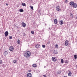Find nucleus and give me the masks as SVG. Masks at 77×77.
Segmentation results:
<instances>
[{"label": "nucleus", "instance_id": "f257e3e1", "mask_svg": "<svg viewBox=\"0 0 77 77\" xmlns=\"http://www.w3.org/2000/svg\"><path fill=\"white\" fill-rule=\"evenodd\" d=\"M31 55V53L29 51L25 52L24 54V56L26 57H29Z\"/></svg>", "mask_w": 77, "mask_h": 77}, {"label": "nucleus", "instance_id": "f03ea898", "mask_svg": "<svg viewBox=\"0 0 77 77\" xmlns=\"http://www.w3.org/2000/svg\"><path fill=\"white\" fill-rule=\"evenodd\" d=\"M52 60L53 62H56L57 60V58L56 57H54L52 58Z\"/></svg>", "mask_w": 77, "mask_h": 77}, {"label": "nucleus", "instance_id": "7ed1b4c3", "mask_svg": "<svg viewBox=\"0 0 77 77\" xmlns=\"http://www.w3.org/2000/svg\"><path fill=\"white\" fill-rule=\"evenodd\" d=\"M22 26L23 27H25L26 26V24L24 22H22Z\"/></svg>", "mask_w": 77, "mask_h": 77}, {"label": "nucleus", "instance_id": "20e7f679", "mask_svg": "<svg viewBox=\"0 0 77 77\" xmlns=\"http://www.w3.org/2000/svg\"><path fill=\"white\" fill-rule=\"evenodd\" d=\"M9 50L11 51H13L14 50V47L12 46H11L9 48Z\"/></svg>", "mask_w": 77, "mask_h": 77}, {"label": "nucleus", "instance_id": "39448f33", "mask_svg": "<svg viewBox=\"0 0 77 77\" xmlns=\"http://www.w3.org/2000/svg\"><path fill=\"white\" fill-rule=\"evenodd\" d=\"M5 37L8 36V35H9V33L8 32V31L5 32Z\"/></svg>", "mask_w": 77, "mask_h": 77}, {"label": "nucleus", "instance_id": "423d86ee", "mask_svg": "<svg viewBox=\"0 0 77 77\" xmlns=\"http://www.w3.org/2000/svg\"><path fill=\"white\" fill-rule=\"evenodd\" d=\"M27 76L28 77H32V74L30 73H28L27 74Z\"/></svg>", "mask_w": 77, "mask_h": 77}, {"label": "nucleus", "instance_id": "0eeeda50", "mask_svg": "<svg viewBox=\"0 0 77 77\" xmlns=\"http://www.w3.org/2000/svg\"><path fill=\"white\" fill-rule=\"evenodd\" d=\"M68 42H69L68 40H66L65 41V45H66V46H67L68 45Z\"/></svg>", "mask_w": 77, "mask_h": 77}, {"label": "nucleus", "instance_id": "6e6552de", "mask_svg": "<svg viewBox=\"0 0 77 77\" xmlns=\"http://www.w3.org/2000/svg\"><path fill=\"white\" fill-rule=\"evenodd\" d=\"M77 7V4L75 3H74V4H73V8H76Z\"/></svg>", "mask_w": 77, "mask_h": 77}, {"label": "nucleus", "instance_id": "1a4fd4ad", "mask_svg": "<svg viewBox=\"0 0 77 77\" xmlns=\"http://www.w3.org/2000/svg\"><path fill=\"white\" fill-rule=\"evenodd\" d=\"M8 54V51H5L4 52L3 54H4V56H6Z\"/></svg>", "mask_w": 77, "mask_h": 77}, {"label": "nucleus", "instance_id": "9d476101", "mask_svg": "<svg viewBox=\"0 0 77 77\" xmlns=\"http://www.w3.org/2000/svg\"><path fill=\"white\" fill-rule=\"evenodd\" d=\"M59 24L60 25H62L63 24V20H60L59 22Z\"/></svg>", "mask_w": 77, "mask_h": 77}, {"label": "nucleus", "instance_id": "9b49d317", "mask_svg": "<svg viewBox=\"0 0 77 77\" xmlns=\"http://www.w3.org/2000/svg\"><path fill=\"white\" fill-rule=\"evenodd\" d=\"M74 4V2H70L69 5H71V6H73Z\"/></svg>", "mask_w": 77, "mask_h": 77}, {"label": "nucleus", "instance_id": "f8f14e48", "mask_svg": "<svg viewBox=\"0 0 77 77\" xmlns=\"http://www.w3.org/2000/svg\"><path fill=\"white\" fill-rule=\"evenodd\" d=\"M70 18H73V14L72 13H70Z\"/></svg>", "mask_w": 77, "mask_h": 77}, {"label": "nucleus", "instance_id": "ddd939ff", "mask_svg": "<svg viewBox=\"0 0 77 77\" xmlns=\"http://www.w3.org/2000/svg\"><path fill=\"white\" fill-rule=\"evenodd\" d=\"M56 8V9L57 10V11H60V8L59 7V6H57V7Z\"/></svg>", "mask_w": 77, "mask_h": 77}, {"label": "nucleus", "instance_id": "4468645a", "mask_svg": "<svg viewBox=\"0 0 77 77\" xmlns=\"http://www.w3.org/2000/svg\"><path fill=\"white\" fill-rule=\"evenodd\" d=\"M54 22L55 24H57V20L56 19H55L54 20Z\"/></svg>", "mask_w": 77, "mask_h": 77}, {"label": "nucleus", "instance_id": "2eb2a0df", "mask_svg": "<svg viewBox=\"0 0 77 77\" xmlns=\"http://www.w3.org/2000/svg\"><path fill=\"white\" fill-rule=\"evenodd\" d=\"M40 46V45H39V44H37L35 45V48H38Z\"/></svg>", "mask_w": 77, "mask_h": 77}, {"label": "nucleus", "instance_id": "dca6fc26", "mask_svg": "<svg viewBox=\"0 0 77 77\" xmlns=\"http://www.w3.org/2000/svg\"><path fill=\"white\" fill-rule=\"evenodd\" d=\"M57 74L58 75L60 74H61V71L60 70L58 71L57 72Z\"/></svg>", "mask_w": 77, "mask_h": 77}, {"label": "nucleus", "instance_id": "f3484780", "mask_svg": "<svg viewBox=\"0 0 77 77\" xmlns=\"http://www.w3.org/2000/svg\"><path fill=\"white\" fill-rule=\"evenodd\" d=\"M71 74H72V73H71V72L69 71L68 74V75L69 76H71Z\"/></svg>", "mask_w": 77, "mask_h": 77}, {"label": "nucleus", "instance_id": "a211bd4d", "mask_svg": "<svg viewBox=\"0 0 77 77\" xmlns=\"http://www.w3.org/2000/svg\"><path fill=\"white\" fill-rule=\"evenodd\" d=\"M22 5L23 6H26V3H22Z\"/></svg>", "mask_w": 77, "mask_h": 77}, {"label": "nucleus", "instance_id": "6ab92c4d", "mask_svg": "<svg viewBox=\"0 0 77 77\" xmlns=\"http://www.w3.org/2000/svg\"><path fill=\"white\" fill-rule=\"evenodd\" d=\"M32 66L33 67H34V68H35V67H36L37 66L36 64H35L32 65Z\"/></svg>", "mask_w": 77, "mask_h": 77}, {"label": "nucleus", "instance_id": "aec40b11", "mask_svg": "<svg viewBox=\"0 0 77 77\" xmlns=\"http://www.w3.org/2000/svg\"><path fill=\"white\" fill-rule=\"evenodd\" d=\"M19 11L20 12H23V11H24V10L23 9H20V10H19Z\"/></svg>", "mask_w": 77, "mask_h": 77}, {"label": "nucleus", "instance_id": "412c9836", "mask_svg": "<svg viewBox=\"0 0 77 77\" xmlns=\"http://www.w3.org/2000/svg\"><path fill=\"white\" fill-rule=\"evenodd\" d=\"M74 56L75 59H77V55H74Z\"/></svg>", "mask_w": 77, "mask_h": 77}, {"label": "nucleus", "instance_id": "4be33fe9", "mask_svg": "<svg viewBox=\"0 0 77 77\" xmlns=\"http://www.w3.org/2000/svg\"><path fill=\"white\" fill-rule=\"evenodd\" d=\"M17 44H20V41L19 39L17 41Z\"/></svg>", "mask_w": 77, "mask_h": 77}, {"label": "nucleus", "instance_id": "5701e85b", "mask_svg": "<svg viewBox=\"0 0 77 77\" xmlns=\"http://www.w3.org/2000/svg\"><path fill=\"white\" fill-rule=\"evenodd\" d=\"M17 61L16 60H13V62L14 63H17Z\"/></svg>", "mask_w": 77, "mask_h": 77}, {"label": "nucleus", "instance_id": "b1692460", "mask_svg": "<svg viewBox=\"0 0 77 77\" xmlns=\"http://www.w3.org/2000/svg\"><path fill=\"white\" fill-rule=\"evenodd\" d=\"M55 48H58V45L56 44L55 45Z\"/></svg>", "mask_w": 77, "mask_h": 77}, {"label": "nucleus", "instance_id": "393cba45", "mask_svg": "<svg viewBox=\"0 0 77 77\" xmlns=\"http://www.w3.org/2000/svg\"><path fill=\"white\" fill-rule=\"evenodd\" d=\"M61 62L62 63H63V59H61Z\"/></svg>", "mask_w": 77, "mask_h": 77}, {"label": "nucleus", "instance_id": "a878e982", "mask_svg": "<svg viewBox=\"0 0 77 77\" xmlns=\"http://www.w3.org/2000/svg\"><path fill=\"white\" fill-rule=\"evenodd\" d=\"M9 38L10 39H12V36H9Z\"/></svg>", "mask_w": 77, "mask_h": 77}, {"label": "nucleus", "instance_id": "bb28decb", "mask_svg": "<svg viewBox=\"0 0 77 77\" xmlns=\"http://www.w3.org/2000/svg\"><path fill=\"white\" fill-rule=\"evenodd\" d=\"M30 8H31V9L33 10V7L32 6H30Z\"/></svg>", "mask_w": 77, "mask_h": 77}, {"label": "nucleus", "instance_id": "cd10ccee", "mask_svg": "<svg viewBox=\"0 0 77 77\" xmlns=\"http://www.w3.org/2000/svg\"><path fill=\"white\" fill-rule=\"evenodd\" d=\"M42 47L43 48H45V45H42Z\"/></svg>", "mask_w": 77, "mask_h": 77}, {"label": "nucleus", "instance_id": "c85d7f7f", "mask_svg": "<svg viewBox=\"0 0 77 77\" xmlns=\"http://www.w3.org/2000/svg\"><path fill=\"white\" fill-rule=\"evenodd\" d=\"M31 33L32 34H34V31H32L31 32Z\"/></svg>", "mask_w": 77, "mask_h": 77}, {"label": "nucleus", "instance_id": "c756f323", "mask_svg": "<svg viewBox=\"0 0 77 77\" xmlns=\"http://www.w3.org/2000/svg\"><path fill=\"white\" fill-rule=\"evenodd\" d=\"M2 60H0V64H2Z\"/></svg>", "mask_w": 77, "mask_h": 77}, {"label": "nucleus", "instance_id": "7c9ffc66", "mask_svg": "<svg viewBox=\"0 0 77 77\" xmlns=\"http://www.w3.org/2000/svg\"><path fill=\"white\" fill-rule=\"evenodd\" d=\"M75 20H77V16L75 17Z\"/></svg>", "mask_w": 77, "mask_h": 77}, {"label": "nucleus", "instance_id": "2f4dec72", "mask_svg": "<svg viewBox=\"0 0 77 77\" xmlns=\"http://www.w3.org/2000/svg\"><path fill=\"white\" fill-rule=\"evenodd\" d=\"M50 41H48V42H47V44H50Z\"/></svg>", "mask_w": 77, "mask_h": 77}, {"label": "nucleus", "instance_id": "473e14b6", "mask_svg": "<svg viewBox=\"0 0 77 77\" xmlns=\"http://www.w3.org/2000/svg\"><path fill=\"white\" fill-rule=\"evenodd\" d=\"M65 3H67L68 2V0H65Z\"/></svg>", "mask_w": 77, "mask_h": 77}, {"label": "nucleus", "instance_id": "72a5a7b5", "mask_svg": "<svg viewBox=\"0 0 77 77\" xmlns=\"http://www.w3.org/2000/svg\"><path fill=\"white\" fill-rule=\"evenodd\" d=\"M65 63H68V61L67 60L65 61Z\"/></svg>", "mask_w": 77, "mask_h": 77}, {"label": "nucleus", "instance_id": "f704fd0d", "mask_svg": "<svg viewBox=\"0 0 77 77\" xmlns=\"http://www.w3.org/2000/svg\"><path fill=\"white\" fill-rule=\"evenodd\" d=\"M43 76L44 77H47V76H46V75H43Z\"/></svg>", "mask_w": 77, "mask_h": 77}, {"label": "nucleus", "instance_id": "c9c22d12", "mask_svg": "<svg viewBox=\"0 0 77 77\" xmlns=\"http://www.w3.org/2000/svg\"><path fill=\"white\" fill-rule=\"evenodd\" d=\"M31 72V70H29V72Z\"/></svg>", "mask_w": 77, "mask_h": 77}, {"label": "nucleus", "instance_id": "e433bc0d", "mask_svg": "<svg viewBox=\"0 0 77 77\" xmlns=\"http://www.w3.org/2000/svg\"><path fill=\"white\" fill-rule=\"evenodd\" d=\"M6 5L7 6H8V5H9V4H6Z\"/></svg>", "mask_w": 77, "mask_h": 77}, {"label": "nucleus", "instance_id": "4c0bfd02", "mask_svg": "<svg viewBox=\"0 0 77 77\" xmlns=\"http://www.w3.org/2000/svg\"><path fill=\"white\" fill-rule=\"evenodd\" d=\"M54 54H56V53H55V52H54Z\"/></svg>", "mask_w": 77, "mask_h": 77}, {"label": "nucleus", "instance_id": "58836bf2", "mask_svg": "<svg viewBox=\"0 0 77 77\" xmlns=\"http://www.w3.org/2000/svg\"><path fill=\"white\" fill-rule=\"evenodd\" d=\"M51 29V28L50 27L49 28V29Z\"/></svg>", "mask_w": 77, "mask_h": 77}, {"label": "nucleus", "instance_id": "ea45409f", "mask_svg": "<svg viewBox=\"0 0 77 77\" xmlns=\"http://www.w3.org/2000/svg\"><path fill=\"white\" fill-rule=\"evenodd\" d=\"M24 36H26V34H24Z\"/></svg>", "mask_w": 77, "mask_h": 77}, {"label": "nucleus", "instance_id": "a19ab883", "mask_svg": "<svg viewBox=\"0 0 77 77\" xmlns=\"http://www.w3.org/2000/svg\"><path fill=\"white\" fill-rule=\"evenodd\" d=\"M44 68H45V66Z\"/></svg>", "mask_w": 77, "mask_h": 77}]
</instances>
